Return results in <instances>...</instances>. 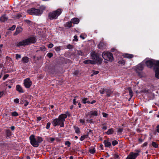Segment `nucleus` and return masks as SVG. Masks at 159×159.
<instances>
[{
  "label": "nucleus",
  "instance_id": "nucleus-11",
  "mask_svg": "<svg viewBox=\"0 0 159 159\" xmlns=\"http://www.w3.org/2000/svg\"><path fill=\"white\" fill-rule=\"evenodd\" d=\"M139 155V154L138 153H135L131 152L126 158V159H135L137 156Z\"/></svg>",
  "mask_w": 159,
  "mask_h": 159
},
{
  "label": "nucleus",
  "instance_id": "nucleus-48",
  "mask_svg": "<svg viewBox=\"0 0 159 159\" xmlns=\"http://www.w3.org/2000/svg\"><path fill=\"white\" fill-rule=\"evenodd\" d=\"M98 73H99L98 71H95L93 73V74L91 75V76H92L93 75H97L98 74Z\"/></svg>",
  "mask_w": 159,
  "mask_h": 159
},
{
  "label": "nucleus",
  "instance_id": "nucleus-4",
  "mask_svg": "<svg viewBox=\"0 0 159 159\" xmlns=\"http://www.w3.org/2000/svg\"><path fill=\"white\" fill-rule=\"evenodd\" d=\"M29 139L31 144L35 147H37L39 146V143H41L43 141L42 137H38L36 139L34 135H31Z\"/></svg>",
  "mask_w": 159,
  "mask_h": 159
},
{
  "label": "nucleus",
  "instance_id": "nucleus-51",
  "mask_svg": "<svg viewBox=\"0 0 159 159\" xmlns=\"http://www.w3.org/2000/svg\"><path fill=\"white\" fill-rule=\"evenodd\" d=\"M53 46V45L52 43H50L48 45V47L49 48H51Z\"/></svg>",
  "mask_w": 159,
  "mask_h": 159
},
{
  "label": "nucleus",
  "instance_id": "nucleus-29",
  "mask_svg": "<svg viewBox=\"0 0 159 159\" xmlns=\"http://www.w3.org/2000/svg\"><path fill=\"white\" fill-rule=\"evenodd\" d=\"M74 128L75 129V132L76 133L79 134L80 133V129L77 127L74 126Z\"/></svg>",
  "mask_w": 159,
  "mask_h": 159
},
{
  "label": "nucleus",
  "instance_id": "nucleus-38",
  "mask_svg": "<svg viewBox=\"0 0 159 159\" xmlns=\"http://www.w3.org/2000/svg\"><path fill=\"white\" fill-rule=\"evenodd\" d=\"M11 115L14 116H16L18 115V113L16 111L12 112Z\"/></svg>",
  "mask_w": 159,
  "mask_h": 159
},
{
  "label": "nucleus",
  "instance_id": "nucleus-37",
  "mask_svg": "<svg viewBox=\"0 0 159 159\" xmlns=\"http://www.w3.org/2000/svg\"><path fill=\"white\" fill-rule=\"evenodd\" d=\"M65 145H67L68 147H70L71 144L68 141H66L65 142Z\"/></svg>",
  "mask_w": 159,
  "mask_h": 159
},
{
  "label": "nucleus",
  "instance_id": "nucleus-49",
  "mask_svg": "<svg viewBox=\"0 0 159 159\" xmlns=\"http://www.w3.org/2000/svg\"><path fill=\"white\" fill-rule=\"evenodd\" d=\"M14 102L16 103H18L19 102V100L18 98H16L14 100Z\"/></svg>",
  "mask_w": 159,
  "mask_h": 159
},
{
  "label": "nucleus",
  "instance_id": "nucleus-23",
  "mask_svg": "<svg viewBox=\"0 0 159 159\" xmlns=\"http://www.w3.org/2000/svg\"><path fill=\"white\" fill-rule=\"evenodd\" d=\"M6 133L7 137H10L12 134V133L9 129L6 130Z\"/></svg>",
  "mask_w": 159,
  "mask_h": 159
},
{
  "label": "nucleus",
  "instance_id": "nucleus-41",
  "mask_svg": "<svg viewBox=\"0 0 159 159\" xmlns=\"http://www.w3.org/2000/svg\"><path fill=\"white\" fill-rule=\"evenodd\" d=\"M77 98V97H75L73 100V104L74 105H76V103H78V102H76V98Z\"/></svg>",
  "mask_w": 159,
  "mask_h": 159
},
{
  "label": "nucleus",
  "instance_id": "nucleus-5",
  "mask_svg": "<svg viewBox=\"0 0 159 159\" xmlns=\"http://www.w3.org/2000/svg\"><path fill=\"white\" fill-rule=\"evenodd\" d=\"M62 11V9L61 8L57 9V10L50 12L48 14V18L50 20L57 19L60 15Z\"/></svg>",
  "mask_w": 159,
  "mask_h": 159
},
{
  "label": "nucleus",
  "instance_id": "nucleus-16",
  "mask_svg": "<svg viewBox=\"0 0 159 159\" xmlns=\"http://www.w3.org/2000/svg\"><path fill=\"white\" fill-rule=\"evenodd\" d=\"M16 90L19 93H23L24 92L22 88L20 85H17L16 87Z\"/></svg>",
  "mask_w": 159,
  "mask_h": 159
},
{
  "label": "nucleus",
  "instance_id": "nucleus-9",
  "mask_svg": "<svg viewBox=\"0 0 159 159\" xmlns=\"http://www.w3.org/2000/svg\"><path fill=\"white\" fill-rule=\"evenodd\" d=\"M144 61H143L142 62L139 64L136 67L135 71L138 74L139 76H141V73L139 72V71H142L144 69Z\"/></svg>",
  "mask_w": 159,
  "mask_h": 159
},
{
  "label": "nucleus",
  "instance_id": "nucleus-35",
  "mask_svg": "<svg viewBox=\"0 0 159 159\" xmlns=\"http://www.w3.org/2000/svg\"><path fill=\"white\" fill-rule=\"evenodd\" d=\"M100 93L103 94L105 93V89H101L99 91Z\"/></svg>",
  "mask_w": 159,
  "mask_h": 159
},
{
  "label": "nucleus",
  "instance_id": "nucleus-6",
  "mask_svg": "<svg viewBox=\"0 0 159 159\" xmlns=\"http://www.w3.org/2000/svg\"><path fill=\"white\" fill-rule=\"evenodd\" d=\"M27 12L32 15H39L42 14L43 11L35 8H32L28 10Z\"/></svg>",
  "mask_w": 159,
  "mask_h": 159
},
{
  "label": "nucleus",
  "instance_id": "nucleus-10",
  "mask_svg": "<svg viewBox=\"0 0 159 159\" xmlns=\"http://www.w3.org/2000/svg\"><path fill=\"white\" fill-rule=\"evenodd\" d=\"M24 84L25 88H29L32 84V82L29 78H27L24 80Z\"/></svg>",
  "mask_w": 159,
  "mask_h": 159
},
{
  "label": "nucleus",
  "instance_id": "nucleus-53",
  "mask_svg": "<svg viewBox=\"0 0 159 159\" xmlns=\"http://www.w3.org/2000/svg\"><path fill=\"white\" fill-rule=\"evenodd\" d=\"M86 121L88 122H89L90 123H92V121L91 119H87L86 120Z\"/></svg>",
  "mask_w": 159,
  "mask_h": 159
},
{
  "label": "nucleus",
  "instance_id": "nucleus-15",
  "mask_svg": "<svg viewBox=\"0 0 159 159\" xmlns=\"http://www.w3.org/2000/svg\"><path fill=\"white\" fill-rule=\"evenodd\" d=\"M8 19L6 15H4L0 17V21L2 22H5L7 21Z\"/></svg>",
  "mask_w": 159,
  "mask_h": 159
},
{
  "label": "nucleus",
  "instance_id": "nucleus-36",
  "mask_svg": "<svg viewBox=\"0 0 159 159\" xmlns=\"http://www.w3.org/2000/svg\"><path fill=\"white\" fill-rule=\"evenodd\" d=\"M114 158L115 159L118 158L119 156L117 153H115L112 154Z\"/></svg>",
  "mask_w": 159,
  "mask_h": 159
},
{
  "label": "nucleus",
  "instance_id": "nucleus-42",
  "mask_svg": "<svg viewBox=\"0 0 159 159\" xmlns=\"http://www.w3.org/2000/svg\"><path fill=\"white\" fill-rule=\"evenodd\" d=\"M67 47L68 49H71L73 48V46L71 44H69L67 45Z\"/></svg>",
  "mask_w": 159,
  "mask_h": 159
},
{
  "label": "nucleus",
  "instance_id": "nucleus-56",
  "mask_svg": "<svg viewBox=\"0 0 159 159\" xmlns=\"http://www.w3.org/2000/svg\"><path fill=\"white\" fill-rule=\"evenodd\" d=\"M25 102L24 105L25 107H26L28 104L29 102L26 101H25Z\"/></svg>",
  "mask_w": 159,
  "mask_h": 159
},
{
  "label": "nucleus",
  "instance_id": "nucleus-52",
  "mask_svg": "<svg viewBox=\"0 0 159 159\" xmlns=\"http://www.w3.org/2000/svg\"><path fill=\"white\" fill-rule=\"evenodd\" d=\"M102 114H103V116L104 117H107V116H108V114H107L105 113H102Z\"/></svg>",
  "mask_w": 159,
  "mask_h": 159
},
{
  "label": "nucleus",
  "instance_id": "nucleus-13",
  "mask_svg": "<svg viewBox=\"0 0 159 159\" xmlns=\"http://www.w3.org/2000/svg\"><path fill=\"white\" fill-rule=\"evenodd\" d=\"M98 48L102 50H103L106 48V46L105 44L103 42H101L98 44Z\"/></svg>",
  "mask_w": 159,
  "mask_h": 159
},
{
  "label": "nucleus",
  "instance_id": "nucleus-21",
  "mask_svg": "<svg viewBox=\"0 0 159 159\" xmlns=\"http://www.w3.org/2000/svg\"><path fill=\"white\" fill-rule=\"evenodd\" d=\"M83 63L85 64H89V63L94 64L95 63V62L94 61L90 60H85L84 61Z\"/></svg>",
  "mask_w": 159,
  "mask_h": 159
},
{
  "label": "nucleus",
  "instance_id": "nucleus-54",
  "mask_svg": "<svg viewBox=\"0 0 159 159\" xmlns=\"http://www.w3.org/2000/svg\"><path fill=\"white\" fill-rule=\"evenodd\" d=\"M24 21L27 24H29L30 23L31 21L29 20H25Z\"/></svg>",
  "mask_w": 159,
  "mask_h": 159
},
{
  "label": "nucleus",
  "instance_id": "nucleus-24",
  "mask_svg": "<svg viewBox=\"0 0 159 159\" xmlns=\"http://www.w3.org/2000/svg\"><path fill=\"white\" fill-rule=\"evenodd\" d=\"M82 102L84 104L88 103V104L90 103V102L89 101H88L87 98H81Z\"/></svg>",
  "mask_w": 159,
  "mask_h": 159
},
{
  "label": "nucleus",
  "instance_id": "nucleus-31",
  "mask_svg": "<svg viewBox=\"0 0 159 159\" xmlns=\"http://www.w3.org/2000/svg\"><path fill=\"white\" fill-rule=\"evenodd\" d=\"M152 145L155 148H157L158 147V145L155 142H152Z\"/></svg>",
  "mask_w": 159,
  "mask_h": 159
},
{
  "label": "nucleus",
  "instance_id": "nucleus-46",
  "mask_svg": "<svg viewBox=\"0 0 159 159\" xmlns=\"http://www.w3.org/2000/svg\"><path fill=\"white\" fill-rule=\"evenodd\" d=\"M9 76V75L8 74L5 75L3 77V80H5L6 79H7Z\"/></svg>",
  "mask_w": 159,
  "mask_h": 159
},
{
  "label": "nucleus",
  "instance_id": "nucleus-50",
  "mask_svg": "<svg viewBox=\"0 0 159 159\" xmlns=\"http://www.w3.org/2000/svg\"><path fill=\"white\" fill-rule=\"evenodd\" d=\"M42 119V117L40 116H39L37 117V122H38V121H39L40 120Z\"/></svg>",
  "mask_w": 159,
  "mask_h": 159
},
{
  "label": "nucleus",
  "instance_id": "nucleus-27",
  "mask_svg": "<svg viewBox=\"0 0 159 159\" xmlns=\"http://www.w3.org/2000/svg\"><path fill=\"white\" fill-rule=\"evenodd\" d=\"M128 89L129 91V95L130 96V98H131L133 95V93L132 89H131V88H129Z\"/></svg>",
  "mask_w": 159,
  "mask_h": 159
},
{
  "label": "nucleus",
  "instance_id": "nucleus-7",
  "mask_svg": "<svg viewBox=\"0 0 159 159\" xmlns=\"http://www.w3.org/2000/svg\"><path fill=\"white\" fill-rule=\"evenodd\" d=\"M102 57L105 60L112 61L113 60V57L112 54L110 52H104L102 54Z\"/></svg>",
  "mask_w": 159,
  "mask_h": 159
},
{
  "label": "nucleus",
  "instance_id": "nucleus-18",
  "mask_svg": "<svg viewBox=\"0 0 159 159\" xmlns=\"http://www.w3.org/2000/svg\"><path fill=\"white\" fill-rule=\"evenodd\" d=\"M71 21L72 23H73L74 24H77L79 22L80 20L78 18H75L71 19Z\"/></svg>",
  "mask_w": 159,
  "mask_h": 159
},
{
  "label": "nucleus",
  "instance_id": "nucleus-34",
  "mask_svg": "<svg viewBox=\"0 0 159 159\" xmlns=\"http://www.w3.org/2000/svg\"><path fill=\"white\" fill-rule=\"evenodd\" d=\"M55 50L57 52H59L61 50L60 47H56L54 48Z\"/></svg>",
  "mask_w": 159,
  "mask_h": 159
},
{
  "label": "nucleus",
  "instance_id": "nucleus-33",
  "mask_svg": "<svg viewBox=\"0 0 159 159\" xmlns=\"http://www.w3.org/2000/svg\"><path fill=\"white\" fill-rule=\"evenodd\" d=\"M111 143L113 146H115L118 144V142L117 141L115 140L112 141Z\"/></svg>",
  "mask_w": 159,
  "mask_h": 159
},
{
  "label": "nucleus",
  "instance_id": "nucleus-40",
  "mask_svg": "<svg viewBox=\"0 0 159 159\" xmlns=\"http://www.w3.org/2000/svg\"><path fill=\"white\" fill-rule=\"evenodd\" d=\"M21 57L20 55L18 54H16V59L18 60V59L20 58Z\"/></svg>",
  "mask_w": 159,
  "mask_h": 159
},
{
  "label": "nucleus",
  "instance_id": "nucleus-59",
  "mask_svg": "<svg viewBox=\"0 0 159 159\" xmlns=\"http://www.w3.org/2000/svg\"><path fill=\"white\" fill-rule=\"evenodd\" d=\"M123 129H122L120 128L118 129L117 132L119 133H121Z\"/></svg>",
  "mask_w": 159,
  "mask_h": 159
},
{
  "label": "nucleus",
  "instance_id": "nucleus-8",
  "mask_svg": "<svg viewBox=\"0 0 159 159\" xmlns=\"http://www.w3.org/2000/svg\"><path fill=\"white\" fill-rule=\"evenodd\" d=\"M92 59L96 61L98 64H101L102 61V59L99 57V55L95 52H93L91 53Z\"/></svg>",
  "mask_w": 159,
  "mask_h": 159
},
{
  "label": "nucleus",
  "instance_id": "nucleus-2",
  "mask_svg": "<svg viewBox=\"0 0 159 159\" xmlns=\"http://www.w3.org/2000/svg\"><path fill=\"white\" fill-rule=\"evenodd\" d=\"M67 116L66 114H62L59 116L58 118L53 120L52 124L54 126L59 125L61 127H64V122Z\"/></svg>",
  "mask_w": 159,
  "mask_h": 159
},
{
  "label": "nucleus",
  "instance_id": "nucleus-22",
  "mask_svg": "<svg viewBox=\"0 0 159 159\" xmlns=\"http://www.w3.org/2000/svg\"><path fill=\"white\" fill-rule=\"evenodd\" d=\"M65 27H67V28H70L72 26V22L71 21L69 22L68 21L64 25Z\"/></svg>",
  "mask_w": 159,
  "mask_h": 159
},
{
  "label": "nucleus",
  "instance_id": "nucleus-55",
  "mask_svg": "<svg viewBox=\"0 0 159 159\" xmlns=\"http://www.w3.org/2000/svg\"><path fill=\"white\" fill-rule=\"evenodd\" d=\"M4 92L2 91V92L0 91V98H1L4 94Z\"/></svg>",
  "mask_w": 159,
  "mask_h": 159
},
{
  "label": "nucleus",
  "instance_id": "nucleus-25",
  "mask_svg": "<svg viewBox=\"0 0 159 159\" xmlns=\"http://www.w3.org/2000/svg\"><path fill=\"white\" fill-rule=\"evenodd\" d=\"M21 60L23 62L27 63L29 61V58L27 57H24L22 58Z\"/></svg>",
  "mask_w": 159,
  "mask_h": 159
},
{
  "label": "nucleus",
  "instance_id": "nucleus-43",
  "mask_svg": "<svg viewBox=\"0 0 159 159\" xmlns=\"http://www.w3.org/2000/svg\"><path fill=\"white\" fill-rule=\"evenodd\" d=\"M40 49L41 51H45L46 50V48L44 46H42L41 47H40Z\"/></svg>",
  "mask_w": 159,
  "mask_h": 159
},
{
  "label": "nucleus",
  "instance_id": "nucleus-58",
  "mask_svg": "<svg viewBox=\"0 0 159 159\" xmlns=\"http://www.w3.org/2000/svg\"><path fill=\"white\" fill-rule=\"evenodd\" d=\"M147 144H148V143L146 142H145L143 144L142 146L143 147H144L147 146Z\"/></svg>",
  "mask_w": 159,
  "mask_h": 159
},
{
  "label": "nucleus",
  "instance_id": "nucleus-12",
  "mask_svg": "<svg viewBox=\"0 0 159 159\" xmlns=\"http://www.w3.org/2000/svg\"><path fill=\"white\" fill-rule=\"evenodd\" d=\"M98 115V112L96 111H91L90 112H89L88 113L87 116H89V117H91L93 116H97Z\"/></svg>",
  "mask_w": 159,
  "mask_h": 159
},
{
  "label": "nucleus",
  "instance_id": "nucleus-3",
  "mask_svg": "<svg viewBox=\"0 0 159 159\" xmlns=\"http://www.w3.org/2000/svg\"><path fill=\"white\" fill-rule=\"evenodd\" d=\"M36 41V39L34 37H31L27 39H24L18 43L16 46L19 47L24 46L30 44L31 43H35Z\"/></svg>",
  "mask_w": 159,
  "mask_h": 159
},
{
  "label": "nucleus",
  "instance_id": "nucleus-61",
  "mask_svg": "<svg viewBox=\"0 0 159 159\" xmlns=\"http://www.w3.org/2000/svg\"><path fill=\"white\" fill-rule=\"evenodd\" d=\"M74 39H75V40L76 41H78V39H77V36H76V35L74 36Z\"/></svg>",
  "mask_w": 159,
  "mask_h": 159
},
{
  "label": "nucleus",
  "instance_id": "nucleus-45",
  "mask_svg": "<svg viewBox=\"0 0 159 159\" xmlns=\"http://www.w3.org/2000/svg\"><path fill=\"white\" fill-rule=\"evenodd\" d=\"M50 125L51 124L50 122L48 123L46 127V128L47 129H48L50 127Z\"/></svg>",
  "mask_w": 159,
  "mask_h": 159
},
{
  "label": "nucleus",
  "instance_id": "nucleus-14",
  "mask_svg": "<svg viewBox=\"0 0 159 159\" xmlns=\"http://www.w3.org/2000/svg\"><path fill=\"white\" fill-rule=\"evenodd\" d=\"M23 30L22 28L20 27H17L16 29V31L14 34V35H16L18 34L21 33Z\"/></svg>",
  "mask_w": 159,
  "mask_h": 159
},
{
  "label": "nucleus",
  "instance_id": "nucleus-57",
  "mask_svg": "<svg viewBox=\"0 0 159 159\" xmlns=\"http://www.w3.org/2000/svg\"><path fill=\"white\" fill-rule=\"evenodd\" d=\"M156 128H157V131L158 132V133H159V125H158L157 126V127H156Z\"/></svg>",
  "mask_w": 159,
  "mask_h": 159
},
{
  "label": "nucleus",
  "instance_id": "nucleus-17",
  "mask_svg": "<svg viewBox=\"0 0 159 159\" xmlns=\"http://www.w3.org/2000/svg\"><path fill=\"white\" fill-rule=\"evenodd\" d=\"M105 93L108 97L110 96L112 94V92L110 89H105Z\"/></svg>",
  "mask_w": 159,
  "mask_h": 159
},
{
  "label": "nucleus",
  "instance_id": "nucleus-44",
  "mask_svg": "<svg viewBox=\"0 0 159 159\" xmlns=\"http://www.w3.org/2000/svg\"><path fill=\"white\" fill-rule=\"evenodd\" d=\"M47 56L49 57V58H50L52 56L53 54L52 53L49 52Z\"/></svg>",
  "mask_w": 159,
  "mask_h": 159
},
{
  "label": "nucleus",
  "instance_id": "nucleus-64",
  "mask_svg": "<svg viewBox=\"0 0 159 159\" xmlns=\"http://www.w3.org/2000/svg\"><path fill=\"white\" fill-rule=\"evenodd\" d=\"M80 37L82 39H85V38L84 37V36H83L82 35H81L80 36Z\"/></svg>",
  "mask_w": 159,
  "mask_h": 159
},
{
  "label": "nucleus",
  "instance_id": "nucleus-32",
  "mask_svg": "<svg viewBox=\"0 0 159 159\" xmlns=\"http://www.w3.org/2000/svg\"><path fill=\"white\" fill-rule=\"evenodd\" d=\"M118 63L120 64H121L123 65H124L125 62L123 60H121L118 61Z\"/></svg>",
  "mask_w": 159,
  "mask_h": 159
},
{
  "label": "nucleus",
  "instance_id": "nucleus-19",
  "mask_svg": "<svg viewBox=\"0 0 159 159\" xmlns=\"http://www.w3.org/2000/svg\"><path fill=\"white\" fill-rule=\"evenodd\" d=\"M123 56L125 58H128L129 59L131 58L134 57V55L132 54H129L128 53L124 54Z\"/></svg>",
  "mask_w": 159,
  "mask_h": 159
},
{
  "label": "nucleus",
  "instance_id": "nucleus-39",
  "mask_svg": "<svg viewBox=\"0 0 159 159\" xmlns=\"http://www.w3.org/2000/svg\"><path fill=\"white\" fill-rule=\"evenodd\" d=\"M15 28L16 25H13L12 27L9 28L8 30H13L15 29Z\"/></svg>",
  "mask_w": 159,
  "mask_h": 159
},
{
  "label": "nucleus",
  "instance_id": "nucleus-62",
  "mask_svg": "<svg viewBox=\"0 0 159 159\" xmlns=\"http://www.w3.org/2000/svg\"><path fill=\"white\" fill-rule=\"evenodd\" d=\"M15 129V127L14 126H11V129L12 130H14Z\"/></svg>",
  "mask_w": 159,
  "mask_h": 159
},
{
  "label": "nucleus",
  "instance_id": "nucleus-28",
  "mask_svg": "<svg viewBox=\"0 0 159 159\" xmlns=\"http://www.w3.org/2000/svg\"><path fill=\"white\" fill-rule=\"evenodd\" d=\"M88 135H85L83 136H82L80 138V140L81 141L84 140L86 138H88Z\"/></svg>",
  "mask_w": 159,
  "mask_h": 159
},
{
  "label": "nucleus",
  "instance_id": "nucleus-60",
  "mask_svg": "<svg viewBox=\"0 0 159 159\" xmlns=\"http://www.w3.org/2000/svg\"><path fill=\"white\" fill-rule=\"evenodd\" d=\"M49 139L51 142H53L55 140V139L53 138H50Z\"/></svg>",
  "mask_w": 159,
  "mask_h": 159
},
{
  "label": "nucleus",
  "instance_id": "nucleus-47",
  "mask_svg": "<svg viewBox=\"0 0 159 159\" xmlns=\"http://www.w3.org/2000/svg\"><path fill=\"white\" fill-rule=\"evenodd\" d=\"M84 119H80V123H82L83 124H84L85 123Z\"/></svg>",
  "mask_w": 159,
  "mask_h": 159
},
{
  "label": "nucleus",
  "instance_id": "nucleus-30",
  "mask_svg": "<svg viewBox=\"0 0 159 159\" xmlns=\"http://www.w3.org/2000/svg\"><path fill=\"white\" fill-rule=\"evenodd\" d=\"M89 152L92 154H93L95 152V150L94 148H91L89 149Z\"/></svg>",
  "mask_w": 159,
  "mask_h": 159
},
{
  "label": "nucleus",
  "instance_id": "nucleus-1",
  "mask_svg": "<svg viewBox=\"0 0 159 159\" xmlns=\"http://www.w3.org/2000/svg\"><path fill=\"white\" fill-rule=\"evenodd\" d=\"M144 64H145L146 66L148 68L152 67L154 65V69L155 71V77L159 79V61H152L151 60H144Z\"/></svg>",
  "mask_w": 159,
  "mask_h": 159
},
{
  "label": "nucleus",
  "instance_id": "nucleus-26",
  "mask_svg": "<svg viewBox=\"0 0 159 159\" xmlns=\"http://www.w3.org/2000/svg\"><path fill=\"white\" fill-rule=\"evenodd\" d=\"M114 132V130L112 128L110 129H108L107 132H106V134L108 135L112 134Z\"/></svg>",
  "mask_w": 159,
  "mask_h": 159
},
{
  "label": "nucleus",
  "instance_id": "nucleus-20",
  "mask_svg": "<svg viewBox=\"0 0 159 159\" xmlns=\"http://www.w3.org/2000/svg\"><path fill=\"white\" fill-rule=\"evenodd\" d=\"M105 146L106 147H110L111 146V143L108 140H105L103 142Z\"/></svg>",
  "mask_w": 159,
  "mask_h": 159
},
{
  "label": "nucleus",
  "instance_id": "nucleus-63",
  "mask_svg": "<svg viewBox=\"0 0 159 159\" xmlns=\"http://www.w3.org/2000/svg\"><path fill=\"white\" fill-rule=\"evenodd\" d=\"M95 102H96L95 100H93L92 102H90V103L93 104L95 103Z\"/></svg>",
  "mask_w": 159,
  "mask_h": 159
}]
</instances>
